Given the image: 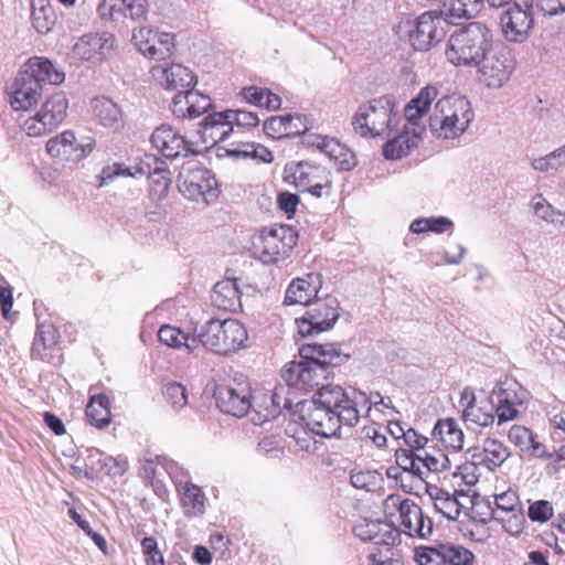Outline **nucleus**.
I'll use <instances>...</instances> for the list:
<instances>
[{
	"label": "nucleus",
	"mask_w": 565,
	"mask_h": 565,
	"mask_svg": "<svg viewBox=\"0 0 565 565\" xmlns=\"http://www.w3.org/2000/svg\"><path fill=\"white\" fill-rule=\"evenodd\" d=\"M366 394L339 385L319 388L312 401L302 406L300 416L308 430L320 437L337 436L341 425L353 427L359 423V405L366 406Z\"/></svg>",
	"instance_id": "f257e3e1"
},
{
	"label": "nucleus",
	"mask_w": 565,
	"mask_h": 565,
	"mask_svg": "<svg viewBox=\"0 0 565 565\" xmlns=\"http://www.w3.org/2000/svg\"><path fill=\"white\" fill-rule=\"evenodd\" d=\"M299 354L300 360L288 363L281 376L289 387L305 392L324 386L328 366L340 365L349 359L332 344L306 343Z\"/></svg>",
	"instance_id": "f03ea898"
},
{
	"label": "nucleus",
	"mask_w": 565,
	"mask_h": 565,
	"mask_svg": "<svg viewBox=\"0 0 565 565\" xmlns=\"http://www.w3.org/2000/svg\"><path fill=\"white\" fill-rule=\"evenodd\" d=\"M150 73L163 88L177 92L171 103V111L175 117L194 119L212 107V100L207 95L193 89L196 76L190 68L181 64L156 65Z\"/></svg>",
	"instance_id": "7ed1b4c3"
},
{
	"label": "nucleus",
	"mask_w": 565,
	"mask_h": 565,
	"mask_svg": "<svg viewBox=\"0 0 565 565\" xmlns=\"http://www.w3.org/2000/svg\"><path fill=\"white\" fill-rule=\"evenodd\" d=\"M475 111L470 100L451 94L439 98L428 117L430 131L437 139L457 140L470 127Z\"/></svg>",
	"instance_id": "20e7f679"
},
{
	"label": "nucleus",
	"mask_w": 565,
	"mask_h": 565,
	"mask_svg": "<svg viewBox=\"0 0 565 565\" xmlns=\"http://www.w3.org/2000/svg\"><path fill=\"white\" fill-rule=\"evenodd\" d=\"M491 49V32L481 22H470L450 34L445 55L458 67H476Z\"/></svg>",
	"instance_id": "39448f33"
},
{
	"label": "nucleus",
	"mask_w": 565,
	"mask_h": 565,
	"mask_svg": "<svg viewBox=\"0 0 565 565\" xmlns=\"http://www.w3.org/2000/svg\"><path fill=\"white\" fill-rule=\"evenodd\" d=\"M399 120L395 97L384 95L361 105L352 117V127L364 138L390 137Z\"/></svg>",
	"instance_id": "423d86ee"
},
{
	"label": "nucleus",
	"mask_w": 565,
	"mask_h": 565,
	"mask_svg": "<svg viewBox=\"0 0 565 565\" xmlns=\"http://www.w3.org/2000/svg\"><path fill=\"white\" fill-rule=\"evenodd\" d=\"M200 342L211 351L227 354L245 347L247 330L236 319H211L199 333Z\"/></svg>",
	"instance_id": "0eeeda50"
},
{
	"label": "nucleus",
	"mask_w": 565,
	"mask_h": 565,
	"mask_svg": "<svg viewBox=\"0 0 565 565\" xmlns=\"http://www.w3.org/2000/svg\"><path fill=\"white\" fill-rule=\"evenodd\" d=\"M297 241L298 234L292 227L273 225L259 231L253 241V248L264 264H275L289 257Z\"/></svg>",
	"instance_id": "6e6552de"
},
{
	"label": "nucleus",
	"mask_w": 565,
	"mask_h": 565,
	"mask_svg": "<svg viewBox=\"0 0 565 565\" xmlns=\"http://www.w3.org/2000/svg\"><path fill=\"white\" fill-rule=\"evenodd\" d=\"M451 21L439 11H427L415 21H407V33L415 50L427 51L439 43L447 34Z\"/></svg>",
	"instance_id": "1a4fd4ad"
},
{
	"label": "nucleus",
	"mask_w": 565,
	"mask_h": 565,
	"mask_svg": "<svg viewBox=\"0 0 565 565\" xmlns=\"http://www.w3.org/2000/svg\"><path fill=\"white\" fill-rule=\"evenodd\" d=\"M339 317V301L335 297L328 295L324 298H316L308 306L306 313L297 318L296 322L301 335H310L332 329Z\"/></svg>",
	"instance_id": "9d476101"
},
{
	"label": "nucleus",
	"mask_w": 565,
	"mask_h": 565,
	"mask_svg": "<svg viewBox=\"0 0 565 565\" xmlns=\"http://www.w3.org/2000/svg\"><path fill=\"white\" fill-rule=\"evenodd\" d=\"M354 532L362 541L371 542L369 558L373 565H392L393 545L397 539V533L394 530L387 524L371 522L355 526Z\"/></svg>",
	"instance_id": "9b49d317"
},
{
	"label": "nucleus",
	"mask_w": 565,
	"mask_h": 565,
	"mask_svg": "<svg viewBox=\"0 0 565 565\" xmlns=\"http://www.w3.org/2000/svg\"><path fill=\"white\" fill-rule=\"evenodd\" d=\"M68 102L64 93L58 92L49 97L40 110L24 120L22 128L30 137H41L56 129L64 118Z\"/></svg>",
	"instance_id": "f8f14e48"
},
{
	"label": "nucleus",
	"mask_w": 565,
	"mask_h": 565,
	"mask_svg": "<svg viewBox=\"0 0 565 565\" xmlns=\"http://www.w3.org/2000/svg\"><path fill=\"white\" fill-rule=\"evenodd\" d=\"M179 191L189 200L210 203L218 196L217 181L203 167H183L178 175Z\"/></svg>",
	"instance_id": "ddd939ff"
},
{
	"label": "nucleus",
	"mask_w": 565,
	"mask_h": 565,
	"mask_svg": "<svg viewBox=\"0 0 565 565\" xmlns=\"http://www.w3.org/2000/svg\"><path fill=\"white\" fill-rule=\"evenodd\" d=\"M95 146L96 141L92 137H85L78 141L73 131L65 130L50 138L45 150L53 159L77 163L89 156Z\"/></svg>",
	"instance_id": "4468645a"
},
{
	"label": "nucleus",
	"mask_w": 565,
	"mask_h": 565,
	"mask_svg": "<svg viewBox=\"0 0 565 565\" xmlns=\"http://www.w3.org/2000/svg\"><path fill=\"white\" fill-rule=\"evenodd\" d=\"M415 559L419 565L436 563L437 565H472L475 555L462 545L437 543L415 550Z\"/></svg>",
	"instance_id": "2eb2a0df"
},
{
	"label": "nucleus",
	"mask_w": 565,
	"mask_h": 565,
	"mask_svg": "<svg viewBox=\"0 0 565 565\" xmlns=\"http://www.w3.org/2000/svg\"><path fill=\"white\" fill-rule=\"evenodd\" d=\"M214 397L221 412L235 417L245 416L252 408V391L245 383L220 384L214 390Z\"/></svg>",
	"instance_id": "dca6fc26"
},
{
	"label": "nucleus",
	"mask_w": 565,
	"mask_h": 565,
	"mask_svg": "<svg viewBox=\"0 0 565 565\" xmlns=\"http://www.w3.org/2000/svg\"><path fill=\"white\" fill-rule=\"evenodd\" d=\"M476 67L479 81L490 88H501L509 81L513 70L512 62L504 53L491 49Z\"/></svg>",
	"instance_id": "f3484780"
},
{
	"label": "nucleus",
	"mask_w": 565,
	"mask_h": 565,
	"mask_svg": "<svg viewBox=\"0 0 565 565\" xmlns=\"http://www.w3.org/2000/svg\"><path fill=\"white\" fill-rule=\"evenodd\" d=\"M115 38L108 32L82 35L73 46L74 57L92 64L102 63L113 51Z\"/></svg>",
	"instance_id": "a211bd4d"
},
{
	"label": "nucleus",
	"mask_w": 565,
	"mask_h": 565,
	"mask_svg": "<svg viewBox=\"0 0 565 565\" xmlns=\"http://www.w3.org/2000/svg\"><path fill=\"white\" fill-rule=\"evenodd\" d=\"M151 142L168 159L188 158L199 153L190 141L169 125L158 127L152 132Z\"/></svg>",
	"instance_id": "6ab92c4d"
},
{
	"label": "nucleus",
	"mask_w": 565,
	"mask_h": 565,
	"mask_svg": "<svg viewBox=\"0 0 565 565\" xmlns=\"http://www.w3.org/2000/svg\"><path fill=\"white\" fill-rule=\"evenodd\" d=\"M534 25L533 8L522 9L515 4L501 17L502 32L508 41L523 42Z\"/></svg>",
	"instance_id": "aec40b11"
},
{
	"label": "nucleus",
	"mask_w": 565,
	"mask_h": 565,
	"mask_svg": "<svg viewBox=\"0 0 565 565\" xmlns=\"http://www.w3.org/2000/svg\"><path fill=\"white\" fill-rule=\"evenodd\" d=\"M8 94L14 110H28L38 103L42 88L34 78L21 70L8 86Z\"/></svg>",
	"instance_id": "412c9836"
},
{
	"label": "nucleus",
	"mask_w": 565,
	"mask_h": 565,
	"mask_svg": "<svg viewBox=\"0 0 565 565\" xmlns=\"http://www.w3.org/2000/svg\"><path fill=\"white\" fill-rule=\"evenodd\" d=\"M177 470V463L170 462L167 465V471L173 479H175L174 483L180 495V501L184 514L188 516L202 515L205 511L204 492L199 486L190 481L178 480V476L175 475Z\"/></svg>",
	"instance_id": "4be33fe9"
},
{
	"label": "nucleus",
	"mask_w": 565,
	"mask_h": 565,
	"mask_svg": "<svg viewBox=\"0 0 565 565\" xmlns=\"http://www.w3.org/2000/svg\"><path fill=\"white\" fill-rule=\"evenodd\" d=\"M460 405L463 407L462 418L471 427H488L494 422V406L488 402H477L473 390L466 387L461 392Z\"/></svg>",
	"instance_id": "5701e85b"
},
{
	"label": "nucleus",
	"mask_w": 565,
	"mask_h": 565,
	"mask_svg": "<svg viewBox=\"0 0 565 565\" xmlns=\"http://www.w3.org/2000/svg\"><path fill=\"white\" fill-rule=\"evenodd\" d=\"M426 130L425 125L412 126L407 122L404 124L403 130L388 139L383 147V154L386 159H401L407 156L411 149L416 147Z\"/></svg>",
	"instance_id": "b1692460"
},
{
	"label": "nucleus",
	"mask_w": 565,
	"mask_h": 565,
	"mask_svg": "<svg viewBox=\"0 0 565 565\" xmlns=\"http://www.w3.org/2000/svg\"><path fill=\"white\" fill-rule=\"evenodd\" d=\"M321 288L319 274H309L303 278L294 279L288 286L284 303L309 306L316 298Z\"/></svg>",
	"instance_id": "393cba45"
},
{
	"label": "nucleus",
	"mask_w": 565,
	"mask_h": 565,
	"mask_svg": "<svg viewBox=\"0 0 565 565\" xmlns=\"http://www.w3.org/2000/svg\"><path fill=\"white\" fill-rule=\"evenodd\" d=\"M468 454L475 465H483L490 471L501 467L511 455L509 448L494 438L484 439L481 449L472 448Z\"/></svg>",
	"instance_id": "a878e982"
},
{
	"label": "nucleus",
	"mask_w": 565,
	"mask_h": 565,
	"mask_svg": "<svg viewBox=\"0 0 565 565\" xmlns=\"http://www.w3.org/2000/svg\"><path fill=\"white\" fill-rule=\"evenodd\" d=\"M233 131V126L224 111L210 114L201 122L199 134L206 147L225 140Z\"/></svg>",
	"instance_id": "bb28decb"
},
{
	"label": "nucleus",
	"mask_w": 565,
	"mask_h": 565,
	"mask_svg": "<svg viewBox=\"0 0 565 565\" xmlns=\"http://www.w3.org/2000/svg\"><path fill=\"white\" fill-rule=\"evenodd\" d=\"M403 531L412 536L426 539L433 533V522L426 518L422 509L414 502L406 503V510L399 519Z\"/></svg>",
	"instance_id": "cd10ccee"
},
{
	"label": "nucleus",
	"mask_w": 565,
	"mask_h": 565,
	"mask_svg": "<svg viewBox=\"0 0 565 565\" xmlns=\"http://www.w3.org/2000/svg\"><path fill=\"white\" fill-rule=\"evenodd\" d=\"M439 92L436 86L427 85L411 99L404 108V117L407 124L425 125L423 119L428 114L431 103L437 98Z\"/></svg>",
	"instance_id": "c85d7f7f"
},
{
	"label": "nucleus",
	"mask_w": 565,
	"mask_h": 565,
	"mask_svg": "<svg viewBox=\"0 0 565 565\" xmlns=\"http://www.w3.org/2000/svg\"><path fill=\"white\" fill-rule=\"evenodd\" d=\"M217 157H231L236 160H256L269 163L274 160L270 150L265 146L255 142H232L227 148L218 147Z\"/></svg>",
	"instance_id": "c756f323"
},
{
	"label": "nucleus",
	"mask_w": 565,
	"mask_h": 565,
	"mask_svg": "<svg viewBox=\"0 0 565 565\" xmlns=\"http://www.w3.org/2000/svg\"><path fill=\"white\" fill-rule=\"evenodd\" d=\"M211 301L214 307L224 311H237L241 309V291L236 279H225L216 282L211 292Z\"/></svg>",
	"instance_id": "7c9ffc66"
},
{
	"label": "nucleus",
	"mask_w": 565,
	"mask_h": 565,
	"mask_svg": "<svg viewBox=\"0 0 565 565\" xmlns=\"http://www.w3.org/2000/svg\"><path fill=\"white\" fill-rule=\"evenodd\" d=\"M22 70L34 78L41 88L43 84L60 85L65 79V74L44 57L30 58Z\"/></svg>",
	"instance_id": "2f4dec72"
},
{
	"label": "nucleus",
	"mask_w": 565,
	"mask_h": 565,
	"mask_svg": "<svg viewBox=\"0 0 565 565\" xmlns=\"http://www.w3.org/2000/svg\"><path fill=\"white\" fill-rule=\"evenodd\" d=\"M94 118L105 128L119 130L124 127L120 108L107 97H96L92 100Z\"/></svg>",
	"instance_id": "473e14b6"
},
{
	"label": "nucleus",
	"mask_w": 565,
	"mask_h": 565,
	"mask_svg": "<svg viewBox=\"0 0 565 565\" xmlns=\"http://www.w3.org/2000/svg\"><path fill=\"white\" fill-rule=\"evenodd\" d=\"M431 435L452 451H459L463 447V431L454 418L438 419L433 428Z\"/></svg>",
	"instance_id": "72a5a7b5"
},
{
	"label": "nucleus",
	"mask_w": 565,
	"mask_h": 565,
	"mask_svg": "<svg viewBox=\"0 0 565 565\" xmlns=\"http://www.w3.org/2000/svg\"><path fill=\"white\" fill-rule=\"evenodd\" d=\"M319 174H324V170L320 167H315L310 164L300 163L295 173L294 178L297 180V186L301 188L305 191H308L316 198L322 196V191L326 188L330 186V181L327 175H323L321 180L311 183V182H303V180L309 177H319Z\"/></svg>",
	"instance_id": "f704fd0d"
},
{
	"label": "nucleus",
	"mask_w": 565,
	"mask_h": 565,
	"mask_svg": "<svg viewBox=\"0 0 565 565\" xmlns=\"http://www.w3.org/2000/svg\"><path fill=\"white\" fill-rule=\"evenodd\" d=\"M55 21L56 14L50 0H31V22L39 33H49Z\"/></svg>",
	"instance_id": "c9c22d12"
},
{
	"label": "nucleus",
	"mask_w": 565,
	"mask_h": 565,
	"mask_svg": "<svg viewBox=\"0 0 565 565\" xmlns=\"http://www.w3.org/2000/svg\"><path fill=\"white\" fill-rule=\"evenodd\" d=\"M483 0H445L439 11L444 17L451 19H471L481 10Z\"/></svg>",
	"instance_id": "e433bc0d"
},
{
	"label": "nucleus",
	"mask_w": 565,
	"mask_h": 565,
	"mask_svg": "<svg viewBox=\"0 0 565 565\" xmlns=\"http://www.w3.org/2000/svg\"><path fill=\"white\" fill-rule=\"evenodd\" d=\"M428 494L435 509L449 520H456L461 512V504L455 495L437 487L430 489Z\"/></svg>",
	"instance_id": "4c0bfd02"
},
{
	"label": "nucleus",
	"mask_w": 565,
	"mask_h": 565,
	"mask_svg": "<svg viewBox=\"0 0 565 565\" xmlns=\"http://www.w3.org/2000/svg\"><path fill=\"white\" fill-rule=\"evenodd\" d=\"M58 340V332L53 323L40 322L32 344V356L35 359H44L43 350L53 349Z\"/></svg>",
	"instance_id": "58836bf2"
},
{
	"label": "nucleus",
	"mask_w": 565,
	"mask_h": 565,
	"mask_svg": "<svg viewBox=\"0 0 565 565\" xmlns=\"http://www.w3.org/2000/svg\"><path fill=\"white\" fill-rule=\"evenodd\" d=\"M86 416L90 424L104 428L110 424L109 398L104 395L92 396L86 406Z\"/></svg>",
	"instance_id": "ea45409f"
},
{
	"label": "nucleus",
	"mask_w": 565,
	"mask_h": 565,
	"mask_svg": "<svg viewBox=\"0 0 565 565\" xmlns=\"http://www.w3.org/2000/svg\"><path fill=\"white\" fill-rule=\"evenodd\" d=\"M295 120L300 121V116H273L264 122V132L271 138H282L290 135H299V129H292Z\"/></svg>",
	"instance_id": "a19ab883"
},
{
	"label": "nucleus",
	"mask_w": 565,
	"mask_h": 565,
	"mask_svg": "<svg viewBox=\"0 0 565 565\" xmlns=\"http://www.w3.org/2000/svg\"><path fill=\"white\" fill-rule=\"evenodd\" d=\"M324 154L332 160L340 170L350 171L356 166L354 153L337 139L327 142Z\"/></svg>",
	"instance_id": "79ce46f5"
},
{
	"label": "nucleus",
	"mask_w": 565,
	"mask_h": 565,
	"mask_svg": "<svg viewBox=\"0 0 565 565\" xmlns=\"http://www.w3.org/2000/svg\"><path fill=\"white\" fill-rule=\"evenodd\" d=\"M532 209L539 218L565 227V213L554 209L542 194H537L532 199Z\"/></svg>",
	"instance_id": "37998d69"
},
{
	"label": "nucleus",
	"mask_w": 565,
	"mask_h": 565,
	"mask_svg": "<svg viewBox=\"0 0 565 565\" xmlns=\"http://www.w3.org/2000/svg\"><path fill=\"white\" fill-rule=\"evenodd\" d=\"M158 339L162 344L169 348H186L190 351L193 350L192 343L195 342L194 339H191L190 342V338L181 329L170 324H164L159 329Z\"/></svg>",
	"instance_id": "c03bdc74"
},
{
	"label": "nucleus",
	"mask_w": 565,
	"mask_h": 565,
	"mask_svg": "<svg viewBox=\"0 0 565 565\" xmlns=\"http://www.w3.org/2000/svg\"><path fill=\"white\" fill-rule=\"evenodd\" d=\"M531 167L539 172L557 171L565 168V143L543 157L532 159Z\"/></svg>",
	"instance_id": "a18cd8bd"
},
{
	"label": "nucleus",
	"mask_w": 565,
	"mask_h": 565,
	"mask_svg": "<svg viewBox=\"0 0 565 565\" xmlns=\"http://www.w3.org/2000/svg\"><path fill=\"white\" fill-rule=\"evenodd\" d=\"M523 403V397L516 394L512 397L509 390H500L499 401L495 407L499 424L513 419L518 415L516 406Z\"/></svg>",
	"instance_id": "49530a36"
},
{
	"label": "nucleus",
	"mask_w": 565,
	"mask_h": 565,
	"mask_svg": "<svg viewBox=\"0 0 565 565\" xmlns=\"http://www.w3.org/2000/svg\"><path fill=\"white\" fill-rule=\"evenodd\" d=\"M286 388L284 386L276 387L274 391L262 393L263 402H270L269 411L265 418H276L282 408H290L292 401L285 396Z\"/></svg>",
	"instance_id": "de8ad7c7"
},
{
	"label": "nucleus",
	"mask_w": 565,
	"mask_h": 565,
	"mask_svg": "<svg viewBox=\"0 0 565 565\" xmlns=\"http://www.w3.org/2000/svg\"><path fill=\"white\" fill-rule=\"evenodd\" d=\"M396 463L404 470L423 478L424 471L419 469L422 462V452L408 449H397L395 452Z\"/></svg>",
	"instance_id": "09e8293b"
},
{
	"label": "nucleus",
	"mask_w": 565,
	"mask_h": 565,
	"mask_svg": "<svg viewBox=\"0 0 565 565\" xmlns=\"http://www.w3.org/2000/svg\"><path fill=\"white\" fill-rule=\"evenodd\" d=\"M122 4V0H102L97 7L98 15L106 21H122L127 18Z\"/></svg>",
	"instance_id": "8fccbe9b"
},
{
	"label": "nucleus",
	"mask_w": 565,
	"mask_h": 565,
	"mask_svg": "<svg viewBox=\"0 0 565 565\" xmlns=\"http://www.w3.org/2000/svg\"><path fill=\"white\" fill-rule=\"evenodd\" d=\"M174 50V36L171 33L158 32L157 41L149 54L153 60H166L170 57Z\"/></svg>",
	"instance_id": "3c124183"
},
{
	"label": "nucleus",
	"mask_w": 565,
	"mask_h": 565,
	"mask_svg": "<svg viewBox=\"0 0 565 565\" xmlns=\"http://www.w3.org/2000/svg\"><path fill=\"white\" fill-rule=\"evenodd\" d=\"M450 461L441 451H435L434 454H428L427 451L422 452V462L419 463V469L425 472H441L449 468Z\"/></svg>",
	"instance_id": "603ef678"
},
{
	"label": "nucleus",
	"mask_w": 565,
	"mask_h": 565,
	"mask_svg": "<svg viewBox=\"0 0 565 565\" xmlns=\"http://www.w3.org/2000/svg\"><path fill=\"white\" fill-rule=\"evenodd\" d=\"M163 396L167 403L175 411H179L188 404V392L181 383H169L164 386Z\"/></svg>",
	"instance_id": "864d4df0"
},
{
	"label": "nucleus",
	"mask_w": 565,
	"mask_h": 565,
	"mask_svg": "<svg viewBox=\"0 0 565 565\" xmlns=\"http://www.w3.org/2000/svg\"><path fill=\"white\" fill-rule=\"evenodd\" d=\"M494 519L499 521L502 524L503 529L513 536L520 535L524 530L525 518L522 509L504 513L502 515L500 514Z\"/></svg>",
	"instance_id": "5fc2aeb1"
},
{
	"label": "nucleus",
	"mask_w": 565,
	"mask_h": 565,
	"mask_svg": "<svg viewBox=\"0 0 565 565\" xmlns=\"http://www.w3.org/2000/svg\"><path fill=\"white\" fill-rule=\"evenodd\" d=\"M494 503L493 518L522 509L516 492L512 490L497 494Z\"/></svg>",
	"instance_id": "6e6d98bb"
},
{
	"label": "nucleus",
	"mask_w": 565,
	"mask_h": 565,
	"mask_svg": "<svg viewBox=\"0 0 565 565\" xmlns=\"http://www.w3.org/2000/svg\"><path fill=\"white\" fill-rule=\"evenodd\" d=\"M157 31H153L148 28H140L139 30L135 31L132 34V41L143 55L149 57L151 46L156 44L157 41Z\"/></svg>",
	"instance_id": "4d7b16f0"
},
{
	"label": "nucleus",
	"mask_w": 565,
	"mask_h": 565,
	"mask_svg": "<svg viewBox=\"0 0 565 565\" xmlns=\"http://www.w3.org/2000/svg\"><path fill=\"white\" fill-rule=\"evenodd\" d=\"M554 514L553 505L547 500L531 502L527 510L529 519L533 522L545 523Z\"/></svg>",
	"instance_id": "13d9d810"
},
{
	"label": "nucleus",
	"mask_w": 565,
	"mask_h": 565,
	"mask_svg": "<svg viewBox=\"0 0 565 565\" xmlns=\"http://www.w3.org/2000/svg\"><path fill=\"white\" fill-rule=\"evenodd\" d=\"M412 500L404 499L401 494H390L383 501V512L387 518H397L398 520L406 510V503H411Z\"/></svg>",
	"instance_id": "bf43d9fd"
},
{
	"label": "nucleus",
	"mask_w": 565,
	"mask_h": 565,
	"mask_svg": "<svg viewBox=\"0 0 565 565\" xmlns=\"http://www.w3.org/2000/svg\"><path fill=\"white\" fill-rule=\"evenodd\" d=\"M532 437H533V433L525 426H521V425L512 426L508 434L509 440L515 447H518L521 452H523L524 449H527L529 443H531Z\"/></svg>",
	"instance_id": "052dcab7"
},
{
	"label": "nucleus",
	"mask_w": 565,
	"mask_h": 565,
	"mask_svg": "<svg viewBox=\"0 0 565 565\" xmlns=\"http://www.w3.org/2000/svg\"><path fill=\"white\" fill-rule=\"evenodd\" d=\"M97 463L99 465V471L111 476H121L127 470V462L125 460H119L103 454H100Z\"/></svg>",
	"instance_id": "680f3d73"
},
{
	"label": "nucleus",
	"mask_w": 565,
	"mask_h": 565,
	"mask_svg": "<svg viewBox=\"0 0 565 565\" xmlns=\"http://www.w3.org/2000/svg\"><path fill=\"white\" fill-rule=\"evenodd\" d=\"M142 553L146 557V563L149 565H164L163 555L158 548V543L153 537H145L141 541Z\"/></svg>",
	"instance_id": "e2e57ef3"
},
{
	"label": "nucleus",
	"mask_w": 565,
	"mask_h": 565,
	"mask_svg": "<svg viewBox=\"0 0 565 565\" xmlns=\"http://www.w3.org/2000/svg\"><path fill=\"white\" fill-rule=\"evenodd\" d=\"M230 119L231 124L235 122L241 127H256L259 124V118L255 113L246 110H226L224 111Z\"/></svg>",
	"instance_id": "0e129e2a"
},
{
	"label": "nucleus",
	"mask_w": 565,
	"mask_h": 565,
	"mask_svg": "<svg viewBox=\"0 0 565 565\" xmlns=\"http://www.w3.org/2000/svg\"><path fill=\"white\" fill-rule=\"evenodd\" d=\"M170 186V179L164 173H154L150 179V195L154 200H162L167 196Z\"/></svg>",
	"instance_id": "69168bd1"
},
{
	"label": "nucleus",
	"mask_w": 565,
	"mask_h": 565,
	"mask_svg": "<svg viewBox=\"0 0 565 565\" xmlns=\"http://www.w3.org/2000/svg\"><path fill=\"white\" fill-rule=\"evenodd\" d=\"M131 177L132 173L129 169L125 168L121 163H114L110 166H106L103 168L100 174L98 175L99 183L98 186H104L111 182L117 177Z\"/></svg>",
	"instance_id": "338daca9"
},
{
	"label": "nucleus",
	"mask_w": 565,
	"mask_h": 565,
	"mask_svg": "<svg viewBox=\"0 0 565 565\" xmlns=\"http://www.w3.org/2000/svg\"><path fill=\"white\" fill-rule=\"evenodd\" d=\"M535 6L544 17H553L565 12V0H536Z\"/></svg>",
	"instance_id": "774afa93"
}]
</instances>
